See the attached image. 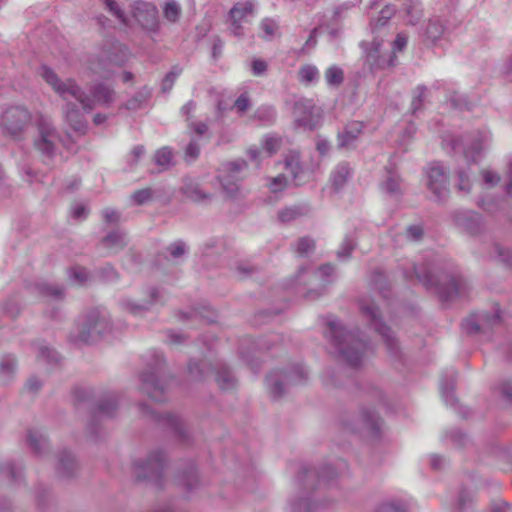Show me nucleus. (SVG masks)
I'll list each match as a JSON object with an SVG mask.
<instances>
[{"label":"nucleus","instance_id":"5701e85b","mask_svg":"<svg viewBox=\"0 0 512 512\" xmlns=\"http://www.w3.org/2000/svg\"><path fill=\"white\" fill-rule=\"evenodd\" d=\"M361 427L357 428V431H367L371 434H377L380 429L379 417L370 410L361 411L360 415Z\"/></svg>","mask_w":512,"mask_h":512},{"label":"nucleus","instance_id":"0eeeda50","mask_svg":"<svg viewBox=\"0 0 512 512\" xmlns=\"http://www.w3.org/2000/svg\"><path fill=\"white\" fill-rule=\"evenodd\" d=\"M295 125L303 130H314L322 124L323 110L310 99H301L293 110Z\"/></svg>","mask_w":512,"mask_h":512},{"label":"nucleus","instance_id":"4d7b16f0","mask_svg":"<svg viewBox=\"0 0 512 512\" xmlns=\"http://www.w3.org/2000/svg\"><path fill=\"white\" fill-rule=\"evenodd\" d=\"M167 250L170 253V255L173 258L176 259V258H179V257H181L182 255L185 254L186 247H185V244L183 242L177 241V242L172 243L171 245H169Z\"/></svg>","mask_w":512,"mask_h":512},{"label":"nucleus","instance_id":"de8ad7c7","mask_svg":"<svg viewBox=\"0 0 512 512\" xmlns=\"http://www.w3.org/2000/svg\"><path fill=\"white\" fill-rule=\"evenodd\" d=\"M427 88L425 86H418L414 91V97L411 103L413 113L421 109L423 101L426 97Z\"/></svg>","mask_w":512,"mask_h":512},{"label":"nucleus","instance_id":"4c0bfd02","mask_svg":"<svg viewBox=\"0 0 512 512\" xmlns=\"http://www.w3.org/2000/svg\"><path fill=\"white\" fill-rule=\"evenodd\" d=\"M325 80L330 86H339L344 80L343 70L336 66L329 67L325 71Z\"/></svg>","mask_w":512,"mask_h":512},{"label":"nucleus","instance_id":"39448f33","mask_svg":"<svg viewBox=\"0 0 512 512\" xmlns=\"http://www.w3.org/2000/svg\"><path fill=\"white\" fill-rule=\"evenodd\" d=\"M35 115L24 105H12L0 114V128L5 137L22 140Z\"/></svg>","mask_w":512,"mask_h":512},{"label":"nucleus","instance_id":"20e7f679","mask_svg":"<svg viewBox=\"0 0 512 512\" xmlns=\"http://www.w3.org/2000/svg\"><path fill=\"white\" fill-rule=\"evenodd\" d=\"M112 332V323L109 313L102 308L89 310L82 318L75 341L91 344L101 340Z\"/></svg>","mask_w":512,"mask_h":512},{"label":"nucleus","instance_id":"bb28decb","mask_svg":"<svg viewBox=\"0 0 512 512\" xmlns=\"http://www.w3.org/2000/svg\"><path fill=\"white\" fill-rule=\"evenodd\" d=\"M78 463L75 456L68 450H63L58 456V469L67 475H72L77 469Z\"/></svg>","mask_w":512,"mask_h":512},{"label":"nucleus","instance_id":"9d476101","mask_svg":"<svg viewBox=\"0 0 512 512\" xmlns=\"http://www.w3.org/2000/svg\"><path fill=\"white\" fill-rule=\"evenodd\" d=\"M247 164L245 161L229 162L223 166L218 176L223 191L228 196H234L240 188V181L243 178Z\"/></svg>","mask_w":512,"mask_h":512},{"label":"nucleus","instance_id":"1a4fd4ad","mask_svg":"<svg viewBox=\"0 0 512 512\" xmlns=\"http://www.w3.org/2000/svg\"><path fill=\"white\" fill-rule=\"evenodd\" d=\"M307 370L302 366L293 368L289 373L282 371H273L266 378L267 388L270 395L277 399L283 393L284 385L301 383L307 377Z\"/></svg>","mask_w":512,"mask_h":512},{"label":"nucleus","instance_id":"423d86ee","mask_svg":"<svg viewBox=\"0 0 512 512\" xmlns=\"http://www.w3.org/2000/svg\"><path fill=\"white\" fill-rule=\"evenodd\" d=\"M405 277L410 278L414 275L425 287L436 288L440 298L445 301L453 300L455 297L460 296L465 288V282L461 279H452L448 286L441 285L438 277L433 273L430 268L412 266V271H405Z\"/></svg>","mask_w":512,"mask_h":512},{"label":"nucleus","instance_id":"6e6552de","mask_svg":"<svg viewBox=\"0 0 512 512\" xmlns=\"http://www.w3.org/2000/svg\"><path fill=\"white\" fill-rule=\"evenodd\" d=\"M130 8V15L142 30L149 33L160 30L159 13L154 3L138 0Z\"/></svg>","mask_w":512,"mask_h":512},{"label":"nucleus","instance_id":"7ed1b4c3","mask_svg":"<svg viewBox=\"0 0 512 512\" xmlns=\"http://www.w3.org/2000/svg\"><path fill=\"white\" fill-rule=\"evenodd\" d=\"M34 123L36 135L33 138V146L42 155L52 158L57 152L59 141L68 151L77 152L78 149L74 148L70 135H67L66 139H60L52 120L48 116L38 112L35 114Z\"/></svg>","mask_w":512,"mask_h":512},{"label":"nucleus","instance_id":"ddd939ff","mask_svg":"<svg viewBox=\"0 0 512 512\" xmlns=\"http://www.w3.org/2000/svg\"><path fill=\"white\" fill-rule=\"evenodd\" d=\"M426 174L428 189L438 200L444 199L449 192L448 175L445 169L441 165L435 163L428 168Z\"/></svg>","mask_w":512,"mask_h":512},{"label":"nucleus","instance_id":"f8f14e48","mask_svg":"<svg viewBox=\"0 0 512 512\" xmlns=\"http://www.w3.org/2000/svg\"><path fill=\"white\" fill-rule=\"evenodd\" d=\"M408 43V35L406 33H398L393 45H392V54L385 59L383 56L379 55L380 53V42L376 40L373 42V49L369 52L368 57L372 59L374 64L380 68L393 67L396 62L395 54L397 52H401Z\"/></svg>","mask_w":512,"mask_h":512},{"label":"nucleus","instance_id":"2eb2a0df","mask_svg":"<svg viewBox=\"0 0 512 512\" xmlns=\"http://www.w3.org/2000/svg\"><path fill=\"white\" fill-rule=\"evenodd\" d=\"M118 410L119 395L117 393H110L99 402L92 414V421L94 422L98 418H113L117 415Z\"/></svg>","mask_w":512,"mask_h":512},{"label":"nucleus","instance_id":"aec40b11","mask_svg":"<svg viewBox=\"0 0 512 512\" xmlns=\"http://www.w3.org/2000/svg\"><path fill=\"white\" fill-rule=\"evenodd\" d=\"M0 477L20 480L25 477V466L22 461L3 460L0 462Z\"/></svg>","mask_w":512,"mask_h":512},{"label":"nucleus","instance_id":"e2e57ef3","mask_svg":"<svg viewBox=\"0 0 512 512\" xmlns=\"http://www.w3.org/2000/svg\"><path fill=\"white\" fill-rule=\"evenodd\" d=\"M103 218L108 224H116L118 223L120 216L119 213L111 208H106L102 211Z\"/></svg>","mask_w":512,"mask_h":512},{"label":"nucleus","instance_id":"c85d7f7f","mask_svg":"<svg viewBox=\"0 0 512 512\" xmlns=\"http://www.w3.org/2000/svg\"><path fill=\"white\" fill-rule=\"evenodd\" d=\"M254 3L252 1H245L237 3L230 10V18L235 22H241L246 16L253 13Z\"/></svg>","mask_w":512,"mask_h":512},{"label":"nucleus","instance_id":"f704fd0d","mask_svg":"<svg viewBox=\"0 0 512 512\" xmlns=\"http://www.w3.org/2000/svg\"><path fill=\"white\" fill-rule=\"evenodd\" d=\"M173 152L168 147H162L154 155L155 163L162 169H168L173 165Z\"/></svg>","mask_w":512,"mask_h":512},{"label":"nucleus","instance_id":"338daca9","mask_svg":"<svg viewBox=\"0 0 512 512\" xmlns=\"http://www.w3.org/2000/svg\"><path fill=\"white\" fill-rule=\"evenodd\" d=\"M354 246L351 240L345 239L337 252L339 258H347L350 256Z\"/></svg>","mask_w":512,"mask_h":512},{"label":"nucleus","instance_id":"09e8293b","mask_svg":"<svg viewBox=\"0 0 512 512\" xmlns=\"http://www.w3.org/2000/svg\"><path fill=\"white\" fill-rule=\"evenodd\" d=\"M70 276L73 278V280L77 283V284H85L88 279H89V272L86 268L84 267H80V266H77V267H73L71 270H70Z\"/></svg>","mask_w":512,"mask_h":512},{"label":"nucleus","instance_id":"a18cd8bd","mask_svg":"<svg viewBox=\"0 0 512 512\" xmlns=\"http://www.w3.org/2000/svg\"><path fill=\"white\" fill-rule=\"evenodd\" d=\"M315 249V242L309 237L300 238L297 244L296 252L299 256H307Z\"/></svg>","mask_w":512,"mask_h":512},{"label":"nucleus","instance_id":"3c124183","mask_svg":"<svg viewBox=\"0 0 512 512\" xmlns=\"http://www.w3.org/2000/svg\"><path fill=\"white\" fill-rule=\"evenodd\" d=\"M106 8L122 23H126L124 12L114 0H104Z\"/></svg>","mask_w":512,"mask_h":512},{"label":"nucleus","instance_id":"c03bdc74","mask_svg":"<svg viewBox=\"0 0 512 512\" xmlns=\"http://www.w3.org/2000/svg\"><path fill=\"white\" fill-rule=\"evenodd\" d=\"M39 291L45 296H51L55 299H61L63 297V289L58 285L42 283L39 285Z\"/></svg>","mask_w":512,"mask_h":512},{"label":"nucleus","instance_id":"2f4dec72","mask_svg":"<svg viewBox=\"0 0 512 512\" xmlns=\"http://www.w3.org/2000/svg\"><path fill=\"white\" fill-rule=\"evenodd\" d=\"M37 359L47 363H56L58 361L57 352L47 346L44 342H38L35 344Z\"/></svg>","mask_w":512,"mask_h":512},{"label":"nucleus","instance_id":"69168bd1","mask_svg":"<svg viewBox=\"0 0 512 512\" xmlns=\"http://www.w3.org/2000/svg\"><path fill=\"white\" fill-rule=\"evenodd\" d=\"M406 233L410 240L418 241L423 235V229L419 225H412L407 228Z\"/></svg>","mask_w":512,"mask_h":512},{"label":"nucleus","instance_id":"052dcab7","mask_svg":"<svg viewBox=\"0 0 512 512\" xmlns=\"http://www.w3.org/2000/svg\"><path fill=\"white\" fill-rule=\"evenodd\" d=\"M199 154H200L199 144L196 141L191 140L185 150L186 158L188 160H195L199 156Z\"/></svg>","mask_w":512,"mask_h":512},{"label":"nucleus","instance_id":"f03ea898","mask_svg":"<svg viewBox=\"0 0 512 512\" xmlns=\"http://www.w3.org/2000/svg\"><path fill=\"white\" fill-rule=\"evenodd\" d=\"M327 327V337L339 354L351 367H358L364 357L366 343L350 331H346L337 320H329Z\"/></svg>","mask_w":512,"mask_h":512},{"label":"nucleus","instance_id":"680f3d73","mask_svg":"<svg viewBox=\"0 0 512 512\" xmlns=\"http://www.w3.org/2000/svg\"><path fill=\"white\" fill-rule=\"evenodd\" d=\"M25 388L31 393H37L42 388V381L36 376H31L27 380Z\"/></svg>","mask_w":512,"mask_h":512},{"label":"nucleus","instance_id":"13d9d810","mask_svg":"<svg viewBox=\"0 0 512 512\" xmlns=\"http://www.w3.org/2000/svg\"><path fill=\"white\" fill-rule=\"evenodd\" d=\"M482 177H483L484 183L488 187H493L496 184H498L500 181V176L497 173H495L491 170H487V169L482 171Z\"/></svg>","mask_w":512,"mask_h":512},{"label":"nucleus","instance_id":"7c9ffc66","mask_svg":"<svg viewBox=\"0 0 512 512\" xmlns=\"http://www.w3.org/2000/svg\"><path fill=\"white\" fill-rule=\"evenodd\" d=\"M144 389L149 394L150 398L154 401L160 402L162 401V393L163 387H160L158 381L155 379L154 375H148L143 378Z\"/></svg>","mask_w":512,"mask_h":512},{"label":"nucleus","instance_id":"bf43d9fd","mask_svg":"<svg viewBox=\"0 0 512 512\" xmlns=\"http://www.w3.org/2000/svg\"><path fill=\"white\" fill-rule=\"evenodd\" d=\"M462 328L469 334L478 333L481 329L480 323L474 317L468 318L462 322Z\"/></svg>","mask_w":512,"mask_h":512},{"label":"nucleus","instance_id":"72a5a7b5","mask_svg":"<svg viewBox=\"0 0 512 512\" xmlns=\"http://www.w3.org/2000/svg\"><path fill=\"white\" fill-rule=\"evenodd\" d=\"M215 380L222 390H229L236 383L234 376L226 367H222L217 371Z\"/></svg>","mask_w":512,"mask_h":512},{"label":"nucleus","instance_id":"49530a36","mask_svg":"<svg viewBox=\"0 0 512 512\" xmlns=\"http://www.w3.org/2000/svg\"><path fill=\"white\" fill-rule=\"evenodd\" d=\"M150 90L147 88H144L140 91H138L133 99H130V109H136L142 107L150 98Z\"/></svg>","mask_w":512,"mask_h":512},{"label":"nucleus","instance_id":"c9c22d12","mask_svg":"<svg viewBox=\"0 0 512 512\" xmlns=\"http://www.w3.org/2000/svg\"><path fill=\"white\" fill-rule=\"evenodd\" d=\"M299 80L305 84H311L319 79V72L313 65L302 66L298 71Z\"/></svg>","mask_w":512,"mask_h":512},{"label":"nucleus","instance_id":"9b49d317","mask_svg":"<svg viewBox=\"0 0 512 512\" xmlns=\"http://www.w3.org/2000/svg\"><path fill=\"white\" fill-rule=\"evenodd\" d=\"M361 313L368 318L370 324L381 335L389 349L396 348V339L390 328L386 327L380 320L378 308L373 301H362L360 304Z\"/></svg>","mask_w":512,"mask_h":512},{"label":"nucleus","instance_id":"cd10ccee","mask_svg":"<svg viewBox=\"0 0 512 512\" xmlns=\"http://www.w3.org/2000/svg\"><path fill=\"white\" fill-rule=\"evenodd\" d=\"M163 17L170 23H176L179 21L182 8L176 0H167L162 8Z\"/></svg>","mask_w":512,"mask_h":512},{"label":"nucleus","instance_id":"4468645a","mask_svg":"<svg viewBox=\"0 0 512 512\" xmlns=\"http://www.w3.org/2000/svg\"><path fill=\"white\" fill-rule=\"evenodd\" d=\"M291 468L298 472L297 477L299 479L317 478L318 480H323L326 478H332L334 476V469L328 464H323L316 467L304 463H296L293 464Z\"/></svg>","mask_w":512,"mask_h":512},{"label":"nucleus","instance_id":"5fc2aeb1","mask_svg":"<svg viewBox=\"0 0 512 512\" xmlns=\"http://www.w3.org/2000/svg\"><path fill=\"white\" fill-rule=\"evenodd\" d=\"M470 187L469 174L464 170H460L458 172V189L467 193L470 191Z\"/></svg>","mask_w":512,"mask_h":512},{"label":"nucleus","instance_id":"4be33fe9","mask_svg":"<svg viewBox=\"0 0 512 512\" xmlns=\"http://www.w3.org/2000/svg\"><path fill=\"white\" fill-rule=\"evenodd\" d=\"M381 189L391 196L402 194V183L397 172L387 170L384 180L381 182Z\"/></svg>","mask_w":512,"mask_h":512},{"label":"nucleus","instance_id":"774afa93","mask_svg":"<svg viewBox=\"0 0 512 512\" xmlns=\"http://www.w3.org/2000/svg\"><path fill=\"white\" fill-rule=\"evenodd\" d=\"M179 74H180V71H177V72L172 71V72L168 73L165 76V78L163 79L162 89L164 91H169L172 88V86Z\"/></svg>","mask_w":512,"mask_h":512},{"label":"nucleus","instance_id":"b1692460","mask_svg":"<svg viewBox=\"0 0 512 512\" xmlns=\"http://www.w3.org/2000/svg\"><path fill=\"white\" fill-rule=\"evenodd\" d=\"M490 134L488 132H481L479 136L472 140L471 145L465 149L464 155L466 159L476 161V157L490 142Z\"/></svg>","mask_w":512,"mask_h":512},{"label":"nucleus","instance_id":"79ce46f5","mask_svg":"<svg viewBox=\"0 0 512 512\" xmlns=\"http://www.w3.org/2000/svg\"><path fill=\"white\" fill-rule=\"evenodd\" d=\"M266 186L271 193L281 192L287 186V177L285 174H279L276 177L269 178Z\"/></svg>","mask_w":512,"mask_h":512},{"label":"nucleus","instance_id":"f257e3e1","mask_svg":"<svg viewBox=\"0 0 512 512\" xmlns=\"http://www.w3.org/2000/svg\"><path fill=\"white\" fill-rule=\"evenodd\" d=\"M41 76L55 93L64 100H68L69 98L77 100L85 112L92 111L95 102L108 104L114 100V91L103 84L96 85L92 91L93 97H90L74 80L67 79L62 81L57 74L47 66L41 68Z\"/></svg>","mask_w":512,"mask_h":512},{"label":"nucleus","instance_id":"dca6fc26","mask_svg":"<svg viewBox=\"0 0 512 512\" xmlns=\"http://www.w3.org/2000/svg\"><path fill=\"white\" fill-rule=\"evenodd\" d=\"M63 115L69 126L78 134L83 135L87 130V121L77 106L72 102H67L63 108Z\"/></svg>","mask_w":512,"mask_h":512},{"label":"nucleus","instance_id":"58836bf2","mask_svg":"<svg viewBox=\"0 0 512 512\" xmlns=\"http://www.w3.org/2000/svg\"><path fill=\"white\" fill-rule=\"evenodd\" d=\"M284 165H285V170L287 172H289L291 177L294 180H297L302 171V169L300 167L298 155H296V154L290 155L288 158H286Z\"/></svg>","mask_w":512,"mask_h":512},{"label":"nucleus","instance_id":"a878e982","mask_svg":"<svg viewBox=\"0 0 512 512\" xmlns=\"http://www.w3.org/2000/svg\"><path fill=\"white\" fill-rule=\"evenodd\" d=\"M167 455L162 450L154 451L148 457L144 469L158 473L164 469L167 463Z\"/></svg>","mask_w":512,"mask_h":512},{"label":"nucleus","instance_id":"864d4df0","mask_svg":"<svg viewBox=\"0 0 512 512\" xmlns=\"http://www.w3.org/2000/svg\"><path fill=\"white\" fill-rule=\"evenodd\" d=\"M3 310L10 318H16L20 313V306L15 299H10L4 303Z\"/></svg>","mask_w":512,"mask_h":512},{"label":"nucleus","instance_id":"412c9836","mask_svg":"<svg viewBox=\"0 0 512 512\" xmlns=\"http://www.w3.org/2000/svg\"><path fill=\"white\" fill-rule=\"evenodd\" d=\"M17 371V358L13 354H7L0 359V380L4 383L10 382Z\"/></svg>","mask_w":512,"mask_h":512},{"label":"nucleus","instance_id":"393cba45","mask_svg":"<svg viewBox=\"0 0 512 512\" xmlns=\"http://www.w3.org/2000/svg\"><path fill=\"white\" fill-rule=\"evenodd\" d=\"M182 191L189 199L195 202L204 201L208 198V195L202 191L199 184L190 178L184 179Z\"/></svg>","mask_w":512,"mask_h":512},{"label":"nucleus","instance_id":"8fccbe9b","mask_svg":"<svg viewBox=\"0 0 512 512\" xmlns=\"http://www.w3.org/2000/svg\"><path fill=\"white\" fill-rule=\"evenodd\" d=\"M334 268L330 264H325L319 267L314 273L313 278L315 281L328 282V278L333 274Z\"/></svg>","mask_w":512,"mask_h":512},{"label":"nucleus","instance_id":"0e129e2a","mask_svg":"<svg viewBox=\"0 0 512 512\" xmlns=\"http://www.w3.org/2000/svg\"><path fill=\"white\" fill-rule=\"evenodd\" d=\"M278 215H279V219L282 222H289V221L295 219L299 215V212H298V209H296V208H286V209L280 211Z\"/></svg>","mask_w":512,"mask_h":512},{"label":"nucleus","instance_id":"c756f323","mask_svg":"<svg viewBox=\"0 0 512 512\" xmlns=\"http://www.w3.org/2000/svg\"><path fill=\"white\" fill-rule=\"evenodd\" d=\"M101 243L106 249L117 251L124 247V234L113 230L102 239Z\"/></svg>","mask_w":512,"mask_h":512},{"label":"nucleus","instance_id":"f3484780","mask_svg":"<svg viewBox=\"0 0 512 512\" xmlns=\"http://www.w3.org/2000/svg\"><path fill=\"white\" fill-rule=\"evenodd\" d=\"M26 442L32 452L38 457L46 456L50 451V444L46 435L39 430H29Z\"/></svg>","mask_w":512,"mask_h":512},{"label":"nucleus","instance_id":"603ef678","mask_svg":"<svg viewBox=\"0 0 512 512\" xmlns=\"http://www.w3.org/2000/svg\"><path fill=\"white\" fill-rule=\"evenodd\" d=\"M132 198L139 205L145 204L151 200L152 190L150 188L138 190L133 194Z\"/></svg>","mask_w":512,"mask_h":512},{"label":"nucleus","instance_id":"a211bd4d","mask_svg":"<svg viewBox=\"0 0 512 512\" xmlns=\"http://www.w3.org/2000/svg\"><path fill=\"white\" fill-rule=\"evenodd\" d=\"M363 125L358 121H351L346 124L342 132L338 133V145L343 148L354 147L359 135L362 133Z\"/></svg>","mask_w":512,"mask_h":512},{"label":"nucleus","instance_id":"ea45409f","mask_svg":"<svg viewBox=\"0 0 512 512\" xmlns=\"http://www.w3.org/2000/svg\"><path fill=\"white\" fill-rule=\"evenodd\" d=\"M255 117L265 124H271L275 120L276 112L272 106L265 105L256 110Z\"/></svg>","mask_w":512,"mask_h":512},{"label":"nucleus","instance_id":"6e6d98bb","mask_svg":"<svg viewBox=\"0 0 512 512\" xmlns=\"http://www.w3.org/2000/svg\"><path fill=\"white\" fill-rule=\"evenodd\" d=\"M250 106V98L247 93H242L234 102V107L239 113L245 112Z\"/></svg>","mask_w":512,"mask_h":512},{"label":"nucleus","instance_id":"6ab92c4d","mask_svg":"<svg viewBox=\"0 0 512 512\" xmlns=\"http://www.w3.org/2000/svg\"><path fill=\"white\" fill-rule=\"evenodd\" d=\"M281 146V138L276 136H267L263 143V150L251 147L248 150V155L252 161L258 162L262 160L263 154L271 156L275 154Z\"/></svg>","mask_w":512,"mask_h":512},{"label":"nucleus","instance_id":"37998d69","mask_svg":"<svg viewBox=\"0 0 512 512\" xmlns=\"http://www.w3.org/2000/svg\"><path fill=\"white\" fill-rule=\"evenodd\" d=\"M443 31L444 27L440 21L431 20L426 28V35L432 42H435L441 38Z\"/></svg>","mask_w":512,"mask_h":512},{"label":"nucleus","instance_id":"a19ab883","mask_svg":"<svg viewBox=\"0 0 512 512\" xmlns=\"http://www.w3.org/2000/svg\"><path fill=\"white\" fill-rule=\"evenodd\" d=\"M260 28L263 32V37L271 39L278 34L279 26L277 22L271 18H265L260 23Z\"/></svg>","mask_w":512,"mask_h":512},{"label":"nucleus","instance_id":"473e14b6","mask_svg":"<svg viewBox=\"0 0 512 512\" xmlns=\"http://www.w3.org/2000/svg\"><path fill=\"white\" fill-rule=\"evenodd\" d=\"M349 175H350V168H349L348 164H346V163L339 164L331 174L332 184L334 185V187L336 189H339L340 187H342L345 184Z\"/></svg>","mask_w":512,"mask_h":512},{"label":"nucleus","instance_id":"e433bc0d","mask_svg":"<svg viewBox=\"0 0 512 512\" xmlns=\"http://www.w3.org/2000/svg\"><path fill=\"white\" fill-rule=\"evenodd\" d=\"M396 9L394 6L387 5L385 6L379 13L378 18L372 22V29L373 31H376L380 29L381 27L385 26L388 21L393 17L395 14Z\"/></svg>","mask_w":512,"mask_h":512}]
</instances>
